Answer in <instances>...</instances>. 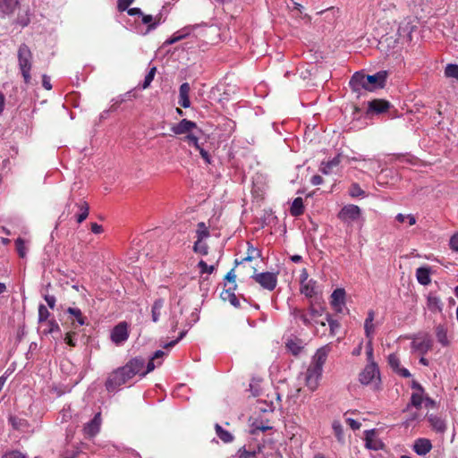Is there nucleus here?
<instances>
[{"label": "nucleus", "instance_id": "nucleus-1", "mask_svg": "<svg viewBox=\"0 0 458 458\" xmlns=\"http://www.w3.org/2000/svg\"><path fill=\"white\" fill-rule=\"evenodd\" d=\"M145 360L141 357L131 359L124 366L114 370L106 382V387L108 392L116 390L119 386L126 384L134 376L140 375L141 377L154 370L156 368L155 360L150 359L147 363L146 369Z\"/></svg>", "mask_w": 458, "mask_h": 458}, {"label": "nucleus", "instance_id": "nucleus-2", "mask_svg": "<svg viewBox=\"0 0 458 458\" xmlns=\"http://www.w3.org/2000/svg\"><path fill=\"white\" fill-rule=\"evenodd\" d=\"M331 352L329 344H326L317 350L307 369L301 374L305 386L309 390L314 392L319 386L322 377L323 366L327 361V356Z\"/></svg>", "mask_w": 458, "mask_h": 458}, {"label": "nucleus", "instance_id": "nucleus-3", "mask_svg": "<svg viewBox=\"0 0 458 458\" xmlns=\"http://www.w3.org/2000/svg\"><path fill=\"white\" fill-rule=\"evenodd\" d=\"M18 65L25 84L31 80L30 71L32 67V53L26 44H21L17 52Z\"/></svg>", "mask_w": 458, "mask_h": 458}, {"label": "nucleus", "instance_id": "nucleus-4", "mask_svg": "<svg viewBox=\"0 0 458 458\" xmlns=\"http://www.w3.org/2000/svg\"><path fill=\"white\" fill-rule=\"evenodd\" d=\"M415 28L416 26L410 19H403L399 23L397 29V38L395 41L401 45L409 44L412 39V32Z\"/></svg>", "mask_w": 458, "mask_h": 458}, {"label": "nucleus", "instance_id": "nucleus-5", "mask_svg": "<svg viewBox=\"0 0 458 458\" xmlns=\"http://www.w3.org/2000/svg\"><path fill=\"white\" fill-rule=\"evenodd\" d=\"M256 283L267 291H273L277 284V274L272 272L256 273L252 276Z\"/></svg>", "mask_w": 458, "mask_h": 458}, {"label": "nucleus", "instance_id": "nucleus-6", "mask_svg": "<svg viewBox=\"0 0 458 458\" xmlns=\"http://www.w3.org/2000/svg\"><path fill=\"white\" fill-rule=\"evenodd\" d=\"M361 216L360 208L352 204L344 206L338 214V217L344 223H351L357 221Z\"/></svg>", "mask_w": 458, "mask_h": 458}, {"label": "nucleus", "instance_id": "nucleus-7", "mask_svg": "<svg viewBox=\"0 0 458 458\" xmlns=\"http://www.w3.org/2000/svg\"><path fill=\"white\" fill-rule=\"evenodd\" d=\"M387 72L380 71L372 75H366L367 90L372 91L376 89H382L386 84Z\"/></svg>", "mask_w": 458, "mask_h": 458}, {"label": "nucleus", "instance_id": "nucleus-8", "mask_svg": "<svg viewBox=\"0 0 458 458\" xmlns=\"http://www.w3.org/2000/svg\"><path fill=\"white\" fill-rule=\"evenodd\" d=\"M128 337V327L125 322L119 323L111 332V340L117 345L123 344Z\"/></svg>", "mask_w": 458, "mask_h": 458}, {"label": "nucleus", "instance_id": "nucleus-9", "mask_svg": "<svg viewBox=\"0 0 458 458\" xmlns=\"http://www.w3.org/2000/svg\"><path fill=\"white\" fill-rule=\"evenodd\" d=\"M378 375L379 370L377 365L374 361H371L370 363H368L360 372L359 379L362 385H369Z\"/></svg>", "mask_w": 458, "mask_h": 458}, {"label": "nucleus", "instance_id": "nucleus-10", "mask_svg": "<svg viewBox=\"0 0 458 458\" xmlns=\"http://www.w3.org/2000/svg\"><path fill=\"white\" fill-rule=\"evenodd\" d=\"M365 435V446L369 450L378 451L384 446L382 441L377 437L375 429L366 430Z\"/></svg>", "mask_w": 458, "mask_h": 458}, {"label": "nucleus", "instance_id": "nucleus-11", "mask_svg": "<svg viewBox=\"0 0 458 458\" xmlns=\"http://www.w3.org/2000/svg\"><path fill=\"white\" fill-rule=\"evenodd\" d=\"M266 190H267V184L265 182V178L260 174H257L253 178V182H252L251 193H252L253 198L264 199Z\"/></svg>", "mask_w": 458, "mask_h": 458}, {"label": "nucleus", "instance_id": "nucleus-12", "mask_svg": "<svg viewBox=\"0 0 458 458\" xmlns=\"http://www.w3.org/2000/svg\"><path fill=\"white\" fill-rule=\"evenodd\" d=\"M197 123L188 119H182L178 123L172 126L171 131L175 135L188 134L193 129H197Z\"/></svg>", "mask_w": 458, "mask_h": 458}, {"label": "nucleus", "instance_id": "nucleus-13", "mask_svg": "<svg viewBox=\"0 0 458 458\" xmlns=\"http://www.w3.org/2000/svg\"><path fill=\"white\" fill-rule=\"evenodd\" d=\"M411 388L414 390V392L411 394L410 404L417 409H420L424 401V388L420 383L416 381L412 382Z\"/></svg>", "mask_w": 458, "mask_h": 458}, {"label": "nucleus", "instance_id": "nucleus-14", "mask_svg": "<svg viewBox=\"0 0 458 458\" xmlns=\"http://www.w3.org/2000/svg\"><path fill=\"white\" fill-rule=\"evenodd\" d=\"M390 106L385 99H373L368 103V113L380 114L387 112Z\"/></svg>", "mask_w": 458, "mask_h": 458}, {"label": "nucleus", "instance_id": "nucleus-15", "mask_svg": "<svg viewBox=\"0 0 458 458\" xmlns=\"http://www.w3.org/2000/svg\"><path fill=\"white\" fill-rule=\"evenodd\" d=\"M349 85L353 91L358 93H360L361 89L367 90L366 75L362 72H355L352 76Z\"/></svg>", "mask_w": 458, "mask_h": 458}, {"label": "nucleus", "instance_id": "nucleus-16", "mask_svg": "<svg viewBox=\"0 0 458 458\" xmlns=\"http://www.w3.org/2000/svg\"><path fill=\"white\" fill-rule=\"evenodd\" d=\"M432 340L428 335H425L422 338H416L411 343V348L415 352L421 353L428 352L432 347Z\"/></svg>", "mask_w": 458, "mask_h": 458}, {"label": "nucleus", "instance_id": "nucleus-17", "mask_svg": "<svg viewBox=\"0 0 458 458\" xmlns=\"http://www.w3.org/2000/svg\"><path fill=\"white\" fill-rule=\"evenodd\" d=\"M100 426L101 415L98 412L95 414L94 418L84 426L83 431L85 435L89 437H94L99 432Z\"/></svg>", "mask_w": 458, "mask_h": 458}, {"label": "nucleus", "instance_id": "nucleus-18", "mask_svg": "<svg viewBox=\"0 0 458 458\" xmlns=\"http://www.w3.org/2000/svg\"><path fill=\"white\" fill-rule=\"evenodd\" d=\"M19 5V0H0V17L12 15Z\"/></svg>", "mask_w": 458, "mask_h": 458}, {"label": "nucleus", "instance_id": "nucleus-19", "mask_svg": "<svg viewBox=\"0 0 458 458\" xmlns=\"http://www.w3.org/2000/svg\"><path fill=\"white\" fill-rule=\"evenodd\" d=\"M345 291L343 288L335 289L331 294V306L337 311H341L344 304Z\"/></svg>", "mask_w": 458, "mask_h": 458}, {"label": "nucleus", "instance_id": "nucleus-20", "mask_svg": "<svg viewBox=\"0 0 458 458\" xmlns=\"http://www.w3.org/2000/svg\"><path fill=\"white\" fill-rule=\"evenodd\" d=\"M432 449V444L428 438H418L413 444V451L419 455H426Z\"/></svg>", "mask_w": 458, "mask_h": 458}, {"label": "nucleus", "instance_id": "nucleus-21", "mask_svg": "<svg viewBox=\"0 0 458 458\" xmlns=\"http://www.w3.org/2000/svg\"><path fill=\"white\" fill-rule=\"evenodd\" d=\"M66 312L70 315V319L72 320V325L73 327L86 324V318L82 315V312L80 309L69 307L66 310Z\"/></svg>", "mask_w": 458, "mask_h": 458}, {"label": "nucleus", "instance_id": "nucleus-22", "mask_svg": "<svg viewBox=\"0 0 458 458\" xmlns=\"http://www.w3.org/2000/svg\"><path fill=\"white\" fill-rule=\"evenodd\" d=\"M342 161V156L340 154L334 157L327 162H322L319 166V170L324 174H332L335 168H337Z\"/></svg>", "mask_w": 458, "mask_h": 458}, {"label": "nucleus", "instance_id": "nucleus-23", "mask_svg": "<svg viewBox=\"0 0 458 458\" xmlns=\"http://www.w3.org/2000/svg\"><path fill=\"white\" fill-rule=\"evenodd\" d=\"M190 90L191 87L188 82L182 83L179 88L178 104L183 108H189L191 106V100L189 97Z\"/></svg>", "mask_w": 458, "mask_h": 458}, {"label": "nucleus", "instance_id": "nucleus-24", "mask_svg": "<svg viewBox=\"0 0 458 458\" xmlns=\"http://www.w3.org/2000/svg\"><path fill=\"white\" fill-rule=\"evenodd\" d=\"M237 289V284H233V286H228L225 290L221 293V298L224 301H228L233 307H240V301L235 295V290Z\"/></svg>", "mask_w": 458, "mask_h": 458}, {"label": "nucleus", "instance_id": "nucleus-25", "mask_svg": "<svg viewBox=\"0 0 458 458\" xmlns=\"http://www.w3.org/2000/svg\"><path fill=\"white\" fill-rule=\"evenodd\" d=\"M430 267H420L416 270V278L422 285H428L431 283Z\"/></svg>", "mask_w": 458, "mask_h": 458}, {"label": "nucleus", "instance_id": "nucleus-26", "mask_svg": "<svg viewBox=\"0 0 458 458\" xmlns=\"http://www.w3.org/2000/svg\"><path fill=\"white\" fill-rule=\"evenodd\" d=\"M437 342L444 347L450 344L447 335V327L445 325H437L435 329Z\"/></svg>", "mask_w": 458, "mask_h": 458}, {"label": "nucleus", "instance_id": "nucleus-27", "mask_svg": "<svg viewBox=\"0 0 458 458\" xmlns=\"http://www.w3.org/2000/svg\"><path fill=\"white\" fill-rule=\"evenodd\" d=\"M427 305L431 312H441L443 310V303L440 298L433 293L428 295Z\"/></svg>", "mask_w": 458, "mask_h": 458}, {"label": "nucleus", "instance_id": "nucleus-28", "mask_svg": "<svg viewBox=\"0 0 458 458\" xmlns=\"http://www.w3.org/2000/svg\"><path fill=\"white\" fill-rule=\"evenodd\" d=\"M317 282L310 279L308 282L301 284V293L308 298H311L317 294Z\"/></svg>", "mask_w": 458, "mask_h": 458}, {"label": "nucleus", "instance_id": "nucleus-29", "mask_svg": "<svg viewBox=\"0 0 458 458\" xmlns=\"http://www.w3.org/2000/svg\"><path fill=\"white\" fill-rule=\"evenodd\" d=\"M348 193H349V196L351 198H359V199H367V198H369V194L365 191L363 190L359 183L357 182H352L349 189H348Z\"/></svg>", "mask_w": 458, "mask_h": 458}, {"label": "nucleus", "instance_id": "nucleus-30", "mask_svg": "<svg viewBox=\"0 0 458 458\" xmlns=\"http://www.w3.org/2000/svg\"><path fill=\"white\" fill-rule=\"evenodd\" d=\"M374 317H375L374 311L369 310L368 313V317L365 319V323H364L365 335L369 340H373V336H374V332H375V327H374V324H373Z\"/></svg>", "mask_w": 458, "mask_h": 458}, {"label": "nucleus", "instance_id": "nucleus-31", "mask_svg": "<svg viewBox=\"0 0 458 458\" xmlns=\"http://www.w3.org/2000/svg\"><path fill=\"white\" fill-rule=\"evenodd\" d=\"M165 300L162 298L157 299L151 307V318L152 321L157 323L161 316V310L164 307Z\"/></svg>", "mask_w": 458, "mask_h": 458}, {"label": "nucleus", "instance_id": "nucleus-32", "mask_svg": "<svg viewBox=\"0 0 458 458\" xmlns=\"http://www.w3.org/2000/svg\"><path fill=\"white\" fill-rule=\"evenodd\" d=\"M191 32L189 28H183L174 32L169 38L165 41V45H173L183 38H185Z\"/></svg>", "mask_w": 458, "mask_h": 458}, {"label": "nucleus", "instance_id": "nucleus-33", "mask_svg": "<svg viewBox=\"0 0 458 458\" xmlns=\"http://www.w3.org/2000/svg\"><path fill=\"white\" fill-rule=\"evenodd\" d=\"M215 430L216 436L225 444L233 441L234 437L229 431L224 429L218 423L215 425Z\"/></svg>", "mask_w": 458, "mask_h": 458}, {"label": "nucleus", "instance_id": "nucleus-34", "mask_svg": "<svg viewBox=\"0 0 458 458\" xmlns=\"http://www.w3.org/2000/svg\"><path fill=\"white\" fill-rule=\"evenodd\" d=\"M210 236L209 229L204 222H199L197 225L196 238L198 240H205Z\"/></svg>", "mask_w": 458, "mask_h": 458}, {"label": "nucleus", "instance_id": "nucleus-35", "mask_svg": "<svg viewBox=\"0 0 458 458\" xmlns=\"http://www.w3.org/2000/svg\"><path fill=\"white\" fill-rule=\"evenodd\" d=\"M332 428L337 441L340 443L344 442V428L339 420H334L332 423Z\"/></svg>", "mask_w": 458, "mask_h": 458}, {"label": "nucleus", "instance_id": "nucleus-36", "mask_svg": "<svg viewBox=\"0 0 458 458\" xmlns=\"http://www.w3.org/2000/svg\"><path fill=\"white\" fill-rule=\"evenodd\" d=\"M325 311V308L321 305L316 306L311 303L309 307L308 313L310 319H315L317 318H320Z\"/></svg>", "mask_w": 458, "mask_h": 458}, {"label": "nucleus", "instance_id": "nucleus-37", "mask_svg": "<svg viewBox=\"0 0 458 458\" xmlns=\"http://www.w3.org/2000/svg\"><path fill=\"white\" fill-rule=\"evenodd\" d=\"M79 214L77 215V222H83L89 216V206L86 202L77 204Z\"/></svg>", "mask_w": 458, "mask_h": 458}, {"label": "nucleus", "instance_id": "nucleus-38", "mask_svg": "<svg viewBox=\"0 0 458 458\" xmlns=\"http://www.w3.org/2000/svg\"><path fill=\"white\" fill-rule=\"evenodd\" d=\"M140 18H141V22L143 24L148 25L146 33L155 30L157 27V25L159 24V21H153L152 15L142 13Z\"/></svg>", "mask_w": 458, "mask_h": 458}, {"label": "nucleus", "instance_id": "nucleus-39", "mask_svg": "<svg viewBox=\"0 0 458 458\" xmlns=\"http://www.w3.org/2000/svg\"><path fill=\"white\" fill-rule=\"evenodd\" d=\"M222 122L219 125L223 127L225 134L227 136L231 135L235 129V123L228 118H223Z\"/></svg>", "mask_w": 458, "mask_h": 458}, {"label": "nucleus", "instance_id": "nucleus-40", "mask_svg": "<svg viewBox=\"0 0 458 458\" xmlns=\"http://www.w3.org/2000/svg\"><path fill=\"white\" fill-rule=\"evenodd\" d=\"M445 76L446 78H453L458 81V64H448L445 68Z\"/></svg>", "mask_w": 458, "mask_h": 458}, {"label": "nucleus", "instance_id": "nucleus-41", "mask_svg": "<svg viewBox=\"0 0 458 458\" xmlns=\"http://www.w3.org/2000/svg\"><path fill=\"white\" fill-rule=\"evenodd\" d=\"M286 347L289 352H291L295 356L298 355L302 349L301 343L298 340H289L286 343Z\"/></svg>", "mask_w": 458, "mask_h": 458}, {"label": "nucleus", "instance_id": "nucleus-42", "mask_svg": "<svg viewBox=\"0 0 458 458\" xmlns=\"http://www.w3.org/2000/svg\"><path fill=\"white\" fill-rule=\"evenodd\" d=\"M193 250L196 253H199L201 255H207L208 252V247L203 240H196L193 245Z\"/></svg>", "mask_w": 458, "mask_h": 458}, {"label": "nucleus", "instance_id": "nucleus-43", "mask_svg": "<svg viewBox=\"0 0 458 458\" xmlns=\"http://www.w3.org/2000/svg\"><path fill=\"white\" fill-rule=\"evenodd\" d=\"M350 161H356L363 163V168H370L371 165L374 164L375 160L370 157H364L361 155H358L350 158Z\"/></svg>", "mask_w": 458, "mask_h": 458}, {"label": "nucleus", "instance_id": "nucleus-44", "mask_svg": "<svg viewBox=\"0 0 458 458\" xmlns=\"http://www.w3.org/2000/svg\"><path fill=\"white\" fill-rule=\"evenodd\" d=\"M15 247H16V250L18 252V255L21 257V258H25L26 255H27V249H26V246H25V242L23 239L21 238H17L16 241H15Z\"/></svg>", "mask_w": 458, "mask_h": 458}, {"label": "nucleus", "instance_id": "nucleus-45", "mask_svg": "<svg viewBox=\"0 0 458 458\" xmlns=\"http://www.w3.org/2000/svg\"><path fill=\"white\" fill-rule=\"evenodd\" d=\"M304 212V205L303 202H292V206L290 208V213L293 216H298Z\"/></svg>", "mask_w": 458, "mask_h": 458}, {"label": "nucleus", "instance_id": "nucleus-46", "mask_svg": "<svg viewBox=\"0 0 458 458\" xmlns=\"http://www.w3.org/2000/svg\"><path fill=\"white\" fill-rule=\"evenodd\" d=\"M326 321L328 323L330 328V334L335 335L338 328L340 327V324L337 320L333 319L329 314L326 315Z\"/></svg>", "mask_w": 458, "mask_h": 458}, {"label": "nucleus", "instance_id": "nucleus-47", "mask_svg": "<svg viewBox=\"0 0 458 458\" xmlns=\"http://www.w3.org/2000/svg\"><path fill=\"white\" fill-rule=\"evenodd\" d=\"M184 141H186L190 146L194 147L196 149L199 148V147L201 146L199 142V137L191 132L188 133L184 137Z\"/></svg>", "mask_w": 458, "mask_h": 458}, {"label": "nucleus", "instance_id": "nucleus-48", "mask_svg": "<svg viewBox=\"0 0 458 458\" xmlns=\"http://www.w3.org/2000/svg\"><path fill=\"white\" fill-rule=\"evenodd\" d=\"M47 328L44 330V334H54L55 332H60V327L57 322L54 319L48 320L47 323Z\"/></svg>", "mask_w": 458, "mask_h": 458}, {"label": "nucleus", "instance_id": "nucleus-49", "mask_svg": "<svg viewBox=\"0 0 458 458\" xmlns=\"http://www.w3.org/2000/svg\"><path fill=\"white\" fill-rule=\"evenodd\" d=\"M388 363L395 372H397V370L401 368L400 360L394 353H392L388 356Z\"/></svg>", "mask_w": 458, "mask_h": 458}, {"label": "nucleus", "instance_id": "nucleus-50", "mask_svg": "<svg viewBox=\"0 0 458 458\" xmlns=\"http://www.w3.org/2000/svg\"><path fill=\"white\" fill-rule=\"evenodd\" d=\"M50 316V312L47 310L44 304L38 306V321L45 322Z\"/></svg>", "mask_w": 458, "mask_h": 458}, {"label": "nucleus", "instance_id": "nucleus-51", "mask_svg": "<svg viewBox=\"0 0 458 458\" xmlns=\"http://www.w3.org/2000/svg\"><path fill=\"white\" fill-rule=\"evenodd\" d=\"M155 73H156V67H152L144 78V81L142 83L143 89H147L148 87H149L152 81L154 80Z\"/></svg>", "mask_w": 458, "mask_h": 458}, {"label": "nucleus", "instance_id": "nucleus-52", "mask_svg": "<svg viewBox=\"0 0 458 458\" xmlns=\"http://www.w3.org/2000/svg\"><path fill=\"white\" fill-rule=\"evenodd\" d=\"M9 422L15 429H20L22 426L27 424L25 420L17 418L15 416H10Z\"/></svg>", "mask_w": 458, "mask_h": 458}, {"label": "nucleus", "instance_id": "nucleus-53", "mask_svg": "<svg viewBox=\"0 0 458 458\" xmlns=\"http://www.w3.org/2000/svg\"><path fill=\"white\" fill-rule=\"evenodd\" d=\"M225 286L227 288L228 286H233V284H236V282H235V279H236V275H235V272H234V268L231 269L227 275L225 276Z\"/></svg>", "mask_w": 458, "mask_h": 458}, {"label": "nucleus", "instance_id": "nucleus-54", "mask_svg": "<svg viewBox=\"0 0 458 458\" xmlns=\"http://www.w3.org/2000/svg\"><path fill=\"white\" fill-rule=\"evenodd\" d=\"M81 454V452L78 447H72V450H65L62 454V458H78Z\"/></svg>", "mask_w": 458, "mask_h": 458}, {"label": "nucleus", "instance_id": "nucleus-55", "mask_svg": "<svg viewBox=\"0 0 458 458\" xmlns=\"http://www.w3.org/2000/svg\"><path fill=\"white\" fill-rule=\"evenodd\" d=\"M2 458H28V456L18 450H12L4 453Z\"/></svg>", "mask_w": 458, "mask_h": 458}, {"label": "nucleus", "instance_id": "nucleus-56", "mask_svg": "<svg viewBox=\"0 0 458 458\" xmlns=\"http://www.w3.org/2000/svg\"><path fill=\"white\" fill-rule=\"evenodd\" d=\"M448 245L452 251L458 252V232L451 235Z\"/></svg>", "mask_w": 458, "mask_h": 458}, {"label": "nucleus", "instance_id": "nucleus-57", "mask_svg": "<svg viewBox=\"0 0 458 458\" xmlns=\"http://www.w3.org/2000/svg\"><path fill=\"white\" fill-rule=\"evenodd\" d=\"M201 274H212L215 270L214 266H208L204 260H200L198 264Z\"/></svg>", "mask_w": 458, "mask_h": 458}, {"label": "nucleus", "instance_id": "nucleus-58", "mask_svg": "<svg viewBox=\"0 0 458 458\" xmlns=\"http://www.w3.org/2000/svg\"><path fill=\"white\" fill-rule=\"evenodd\" d=\"M134 0H118L117 8L120 12L127 11Z\"/></svg>", "mask_w": 458, "mask_h": 458}, {"label": "nucleus", "instance_id": "nucleus-59", "mask_svg": "<svg viewBox=\"0 0 458 458\" xmlns=\"http://www.w3.org/2000/svg\"><path fill=\"white\" fill-rule=\"evenodd\" d=\"M366 354H367V360L369 363H370L373 360V346H372V340H368L367 346H366Z\"/></svg>", "mask_w": 458, "mask_h": 458}, {"label": "nucleus", "instance_id": "nucleus-60", "mask_svg": "<svg viewBox=\"0 0 458 458\" xmlns=\"http://www.w3.org/2000/svg\"><path fill=\"white\" fill-rule=\"evenodd\" d=\"M238 454L239 458H252L256 455V452L248 451L243 447L239 450Z\"/></svg>", "mask_w": 458, "mask_h": 458}, {"label": "nucleus", "instance_id": "nucleus-61", "mask_svg": "<svg viewBox=\"0 0 458 458\" xmlns=\"http://www.w3.org/2000/svg\"><path fill=\"white\" fill-rule=\"evenodd\" d=\"M300 319L306 327L312 326V322L309 316V313H305L304 311L302 313H300Z\"/></svg>", "mask_w": 458, "mask_h": 458}, {"label": "nucleus", "instance_id": "nucleus-62", "mask_svg": "<svg viewBox=\"0 0 458 458\" xmlns=\"http://www.w3.org/2000/svg\"><path fill=\"white\" fill-rule=\"evenodd\" d=\"M197 150L199 152L201 157L205 160V162L207 164H210L211 160L208 152L205 150L201 146L199 147V148H197Z\"/></svg>", "mask_w": 458, "mask_h": 458}, {"label": "nucleus", "instance_id": "nucleus-63", "mask_svg": "<svg viewBox=\"0 0 458 458\" xmlns=\"http://www.w3.org/2000/svg\"><path fill=\"white\" fill-rule=\"evenodd\" d=\"M44 299L50 309H54L55 305L56 299L54 295L47 294L44 296Z\"/></svg>", "mask_w": 458, "mask_h": 458}, {"label": "nucleus", "instance_id": "nucleus-64", "mask_svg": "<svg viewBox=\"0 0 458 458\" xmlns=\"http://www.w3.org/2000/svg\"><path fill=\"white\" fill-rule=\"evenodd\" d=\"M346 422L353 430L359 429L361 426V424L359 421L352 418H347Z\"/></svg>", "mask_w": 458, "mask_h": 458}]
</instances>
